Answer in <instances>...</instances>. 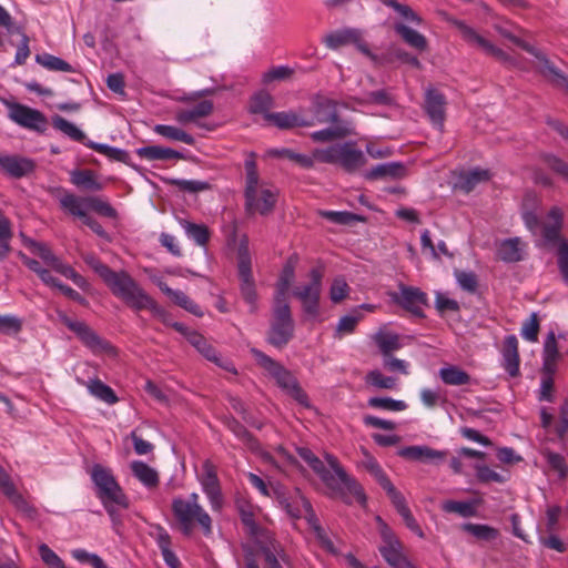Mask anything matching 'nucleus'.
<instances>
[{"mask_svg": "<svg viewBox=\"0 0 568 568\" xmlns=\"http://www.w3.org/2000/svg\"><path fill=\"white\" fill-rule=\"evenodd\" d=\"M112 294L134 311L149 310L155 315H165V311L125 271H111L103 281Z\"/></svg>", "mask_w": 568, "mask_h": 568, "instance_id": "f257e3e1", "label": "nucleus"}, {"mask_svg": "<svg viewBox=\"0 0 568 568\" xmlns=\"http://www.w3.org/2000/svg\"><path fill=\"white\" fill-rule=\"evenodd\" d=\"M245 168V207L247 213L270 214L275 206L277 194L260 185V176L255 154L251 152L244 162Z\"/></svg>", "mask_w": 568, "mask_h": 568, "instance_id": "f03ea898", "label": "nucleus"}, {"mask_svg": "<svg viewBox=\"0 0 568 568\" xmlns=\"http://www.w3.org/2000/svg\"><path fill=\"white\" fill-rule=\"evenodd\" d=\"M172 513L183 536L190 537L196 526L202 529L204 536L212 534V518L201 505H191L185 499L176 497L172 500Z\"/></svg>", "mask_w": 568, "mask_h": 568, "instance_id": "7ed1b4c3", "label": "nucleus"}, {"mask_svg": "<svg viewBox=\"0 0 568 568\" xmlns=\"http://www.w3.org/2000/svg\"><path fill=\"white\" fill-rule=\"evenodd\" d=\"M251 352L257 364L267 371L278 387L292 396L298 404L308 407L307 394L302 389L297 379L288 369L256 348H252Z\"/></svg>", "mask_w": 568, "mask_h": 568, "instance_id": "20e7f679", "label": "nucleus"}, {"mask_svg": "<svg viewBox=\"0 0 568 568\" xmlns=\"http://www.w3.org/2000/svg\"><path fill=\"white\" fill-rule=\"evenodd\" d=\"M549 222L542 225V237L547 243H557V265L564 283L568 286V241L561 237L564 212L559 206H552L548 213Z\"/></svg>", "mask_w": 568, "mask_h": 568, "instance_id": "39448f33", "label": "nucleus"}, {"mask_svg": "<svg viewBox=\"0 0 568 568\" xmlns=\"http://www.w3.org/2000/svg\"><path fill=\"white\" fill-rule=\"evenodd\" d=\"M325 459L338 486V489H332V493L348 505L358 503L365 506L367 497L362 485L345 471L335 456L327 454Z\"/></svg>", "mask_w": 568, "mask_h": 568, "instance_id": "423d86ee", "label": "nucleus"}, {"mask_svg": "<svg viewBox=\"0 0 568 568\" xmlns=\"http://www.w3.org/2000/svg\"><path fill=\"white\" fill-rule=\"evenodd\" d=\"M90 476L97 488V496L101 503L111 500L115 501L122 509L129 508V498L110 468L94 464L90 470Z\"/></svg>", "mask_w": 568, "mask_h": 568, "instance_id": "0eeeda50", "label": "nucleus"}, {"mask_svg": "<svg viewBox=\"0 0 568 568\" xmlns=\"http://www.w3.org/2000/svg\"><path fill=\"white\" fill-rule=\"evenodd\" d=\"M237 271L241 296L250 306V312L255 313L257 311V292L252 273V260L246 236L240 241L237 247Z\"/></svg>", "mask_w": 568, "mask_h": 568, "instance_id": "6e6552de", "label": "nucleus"}, {"mask_svg": "<svg viewBox=\"0 0 568 568\" xmlns=\"http://www.w3.org/2000/svg\"><path fill=\"white\" fill-rule=\"evenodd\" d=\"M294 321L290 305L280 296H275L273 320L268 332L267 341L277 348L284 347L293 337Z\"/></svg>", "mask_w": 568, "mask_h": 568, "instance_id": "1a4fd4ad", "label": "nucleus"}, {"mask_svg": "<svg viewBox=\"0 0 568 568\" xmlns=\"http://www.w3.org/2000/svg\"><path fill=\"white\" fill-rule=\"evenodd\" d=\"M310 282L293 290V295L301 302L303 311L311 317L320 313V298L322 293L323 267H313L310 271Z\"/></svg>", "mask_w": 568, "mask_h": 568, "instance_id": "9d476101", "label": "nucleus"}, {"mask_svg": "<svg viewBox=\"0 0 568 568\" xmlns=\"http://www.w3.org/2000/svg\"><path fill=\"white\" fill-rule=\"evenodd\" d=\"M8 109V118L19 126L37 133H44L49 122L39 110L19 102L4 101Z\"/></svg>", "mask_w": 568, "mask_h": 568, "instance_id": "9b49d317", "label": "nucleus"}, {"mask_svg": "<svg viewBox=\"0 0 568 568\" xmlns=\"http://www.w3.org/2000/svg\"><path fill=\"white\" fill-rule=\"evenodd\" d=\"M28 246L53 271L71 280L81 290L88 288V281L71 265L64 263L60 257H58L47 244L30 240Z\"/></svg>", "mask_w": 568, "mask_h": 568, "instance_id": "f8f14e48", "label": "nucleus"}, {"mask_svg": "<svg viewBox=\"0 0 568 568\" xmlns=\"http://www.w3.org/2000/svg\"><path fill=\"white\" fill-rule=\"evenodd\" d=\"M59 320L72 331L80 341L94 353H103L112 349L109 342L101 338L90 326L82 321L70 318L65 313L58 312Z\"/></svg>", "mask_w": 568, "mask_h": 568, "instance_id": "ddd939ff", "label": "nucleus"}, {"mask_svg": "<svg viewBox=\"0 0 568 568\" xmlns=\"http://www.w3.org/2000/svg\"><path fill=\"white\" fill-rule=\"evenodd\" d=\"M390 300L414 316L423 317V306L427 304V295L418 287L398 285V292H390Z\"/></svg>", "mask_w": 568, "mask_h": 568, "instance_id": "4468645a", "label": "nucleus"}, {"mask_svg": "<svg viewBox=\"0 0 568 568\" xmlns=\"http://www.w3.org/2000/svg\"><path fill=\"white\" fill-rule=\"evenodd\" d=\"M203 474L200 483L203 491L207 496L213 510H220L223 505V496L221 491L220 480L217 478L216 468L213 463L206 459L203 463Z\"/></svg>", "mask_w": 568, "mask_h": 568, "instance_id": "2eb2a0df", "label": "nucleus"}, {"mask_svg": "<svg viewBox=\"0 0 568 568\" xmlns=\"http://www.w3.org/2000/svg\"><path fill=\"white\" fill-rule=\"evenodd\" d=\"M384 545L379 547V552L392 568H416L402 554L400 542L393 536L387 528L382 530Z\"/></svg>", "mask_w": 568, "mask_h": 568, "instance_id": "dca6fc26", "label": "nucleus"}, {"mask_svg": "<svg viewBox=\"0 0 568 568\" xmlns=\"http://www.w3.org/2000/svg\"><path fill=\"white\" fill-rule=\"evenodd\" d=\"M265 561V568H290L291 562L282 545L271 536L257 544Z\"/></svg>", "mask_w": 568, "mask_h": 568, "instance_id": "f3484780", "label": "nucleus"}, {"mask_svg": "<svg viewBox=\"0 0 568 568\" xmlns=\"http://www.w3.org/2000/svg\"><path fill=\"white\" fill-rule=\"evenodd\" d=\"M315 121L320 124L344 123L338 115L339 102L322 94H316L312 100Z\"/></svg>", "mask_w": 568, "mask_h": 568, "instance_id": "a211bd4d", "label": "nucleus"}, {"mask_svg": "<svg viewBox=\"0 0 568 568\" xmlns=\"http://www.w3.org/2000/svg\"><path fill=\"white\" fill-rule=\"evenodd\" d=\"M424 109L433 124L442 130L445 121V95L437 89L428 88L425 92Z\"/></svg>", "mask_w": 568, "mask_h": 568, "instance_id": "6ab92c4d", "label": "nucleus"}, {"mask_svg": "<svg viewBox=\"0 0 568 568\" xmlns=\"http://www.w3.org/2000/svg\"><path fill=\"white\" fill-rule=\"evenodd\" d=\"M189 343L207 361L216 364L225 371L236 374V369L231 361H223L216 349L207 342V339L200 333L189 334Z\"/></svg>", "mask_w": 568, "mask_h": 568, "instance_id": "aec40b11", "label": "nucleus"}, {"mask_svg": "<svg viewBox=\"0 0 568 568\" xmlns=\"http://www.w3.org/2000/svg\"><path fill=\"white\" fill-rule=\"evenodd\" d=\"M453 23L459 29V31L463 34V38L466 41L477 44L484 51H486L488 54H491L499 60H503V61L508 60V55L501 49L495 47L493 43H490L484 37L478 34L473 28L467 26L464 21L454 20Z\"/></svg>", "mask_w": 568, "mask_h": 568, "instance_id": "412c9836", "label": "nucleus"}, {"mask_svg": "<svg viewBox=\"0 0 568 568\" xmlns=\"http://www.w3.org/2000/svg\"><path fill=\"white\" fill-rule=\"evenodd\" d=\"M366 158L359 149L355 148L353 142H345L339 144L338 162L337 164L348 173H353L364 166Z\"/></svg>", "mask_w": 568, "mask_h": 568, "instance_id": "4be33fe9", "label": "nucleus"}, {"mask_svg": "<svg viewBox=\"0 0 568 568\" xmlns=\"http://www.w3.org/2000/svg\"><path fill=\"white\" fill-rule=\"evenodd\" d=\"M150 536L155 540L158 547L161 550L164 562L170 568H180L181 562L176 555L171 549V536L164 527L161 525L151 526Z\"/></svg>", "mask_w": 568, "mask_h": 568, "instance_id": "5701e85b", "label": "nucleus"}, {"mask_svg": "<svg viewBox=\"0 0 568 568\" xmlns=\"http://www.w3.org/2000/svg\"><path fill=\"white\" fill-rule=\"evenodd\" d=\"M58 201L60 209L73 217L82 220L88 214L89 196H78L69 191H63Z\"/></svg>", "mask_w": 568, "mask_h": 568, "instance_id": "b1692460", "label": "nucleus"}, {"mask_svg": "<svg viewBox=\"0 0 568 568\" xmlns=\"http://www.w3.org/2000/svg\"><path fill=\"white\" fill-rule=\"evenodd\" d=\"M0 168L8 175L19 179L31 173L34 170V163L27 158L0 154Z\"/></svg>", "mask_w": 568, "mask_h": 568, "instance_id": "393cba45", "label": "nucleus"}, {"mask_svg": "<svg viewBox=\"0 0 568 568\" xmlns=\"http://www.w3.org/2000/svg\"><path fill=\"white\" fill-rule=\"evenodd\" d=\"M155 283L158 287L161 290V292L165 294L174 304L197 317L203 316L201 307L194 301H192L184 292L171 288L162 280H158L155 281Z\"/></svg>", "mask_w": 568, "mask_h": 568, "instance_id": "a878e982", "label": "nucleus"}, {"mask_svg": "<svg viewBox=\"0 0 568 568\" xmlns=\"http://www.w3.org/2000/svg\"><path fill=\"white\" fill-rule=\"evenodd\" d=\"M501 353L505 371L511 377H516L519 374L520 358L518 352V339L515 335H508L505 337Z\"/></svg>", "mask_w": 568, "mask_h": 568, "instance_id": "bb28decb", "label": "nucleus"}, {"mask_svg": "<svg viewBox=\"0 0 568 568\" xmlns=\"http://www.w3.org/2000/svg\"><path fill=\"white\" fill-rule=\"evenodd\" d=\"M229 427L237 438L243 440V443L248 447V449L256 454H260L263 460H265L266 463L276 465L273 456L270 453L262 450L258 440L245 428L244 425H242L237 420H232L229 424Z\"/></svg>", "mask_w": 568, "mask_h": 568, "instance_id": "cd10ccee", "label": "nucleus"}, {"mask_svg": "<svg viewBox=\"0 0 568 568\" xmlns=\"http://www.w3.org/2000/svg\"><path fill=\"white\" fill-rule=\"evenodd\" d=\"M525 243L519 237L504 240L497 250L499 260L506 263H515L524 260Z\"/></svg>", "mask_w": 568, "mask_h": 568, "instance_id": "c85d7f7f", "label": "nucleus"}, {"mask_svg": "<svg viewBox=\"0 0 568 568\" xmlns=\"http://www.w3.org/2000/svg\"><path fill=\"white\" fill-rule=\"evenodd\" d=\"M398 455L403 458L410 460H443L446 457V452L436 450L428 446H406L399 449Z\"/></svg>", "mask_w": 568, "mask_h": 568, "instance_id": "c756f323", "label": "nucleus"}, {"mask_svg": "<svg viewBox=\"0 0 568 568\" xmlns=\"http://www.w3.org/2000/svg\"><path fill=\"white\" fill-rule=\"evenodd\" d=\"M497 31L504 38L510 40L513 43H515L516 45L520 47L526 52L534 55L539 62L538 71L541 75L546 71V65H550L552 63L540 50L530 45L529 43L525 42L524 40L519 39L515 34H513L507 28L497 27Z\"/></svg>", "mask_w": 568, "mask_h": 568, "instance_id": "7c9ffc66", "label": "nucleus"}, {"mask_svg": "<svg viewBox=\"0 0 568 568\" xmlns=\"http://www.w3.org/2000/svg\"><path fill=\"white\" fill-rule=\"evenodd\" d=\"M213 112V103L210 100H203L191 109L180 110L175 114V119L181 124L196 122L201 118H205Z\"/></svg>", "mask_w": 568, "mask_h": 568, "instance_id": "2f4dec72", "label": "nucleus"}, {"mask_svg": "<svg viewBox=\"0 0 568 568\" xmlns=\"http://www.w3.org/2000/svg\"><path fill=\"white\" fill-rule=\"evenodd\" d=\"M394 30L403 39V41L413 49H416L420 52L427 50L428 42L424 34L400 22L394 24Z\"/></svg>", "mask_w": 568, "mask_h": 568, "instance_id": "473e14b6", "label": "nucleus"}, {"mask_svg": "<svg viewBox=\"0 0 568 568\" xmlns=\"http://www.w3.org/2000/svg\"><path fill=\"white\" fill-rule=\"evenodd\" d=\"M277 500L280 506L293 518H301L303 516V511L300 508L301 500L300 497H303L302 495L296 491V497L293 499L292 497L287 496V494L284 491V489L281 486L273 487L272 488V496Z\"/></svg>", "mask_w": 568, "mask_h": 568, "instance_id": "72a5a7b5", "label": "nucleus"}, {"mask_svg": "<svg viewBox=\"0 0 568 568\" xmlns=\"http://www.w3.org/2000/svg\"><path fill=\"white\" fill-rule=\"evenodd\" d=\"M277 500L280 506L293 518H301L303 516V511L300 508L301 500L300 497H303L302 495L296 491V497L293 499L292 497L287 496V494L284 491V489L281 486L273 487L272 488V496Z\"/></svg>", "mask_w": 568, "mask_h": 568, "instance_id": "f704fd0d", "label": "nucleus"}, {"mask_svg": "<svg viewBox=\"0 0 568 568\" xmlns=\"http://www.w3.org/2000/svg\"><path fill=\"white\" fill-rule=\"evenodd\" d=\"M277 500L280 506L293 518H301L303 516V511L300 508L301 500L300 497H303L302 495L296 491V497L293 499L292 497L287 496V494L284 491V489L281 486L273 487L272 488V496Z\"/></svg>", "mask_w": 568, "mask_h": 568, "instance_id": "c9c22d12", "label": "nucleus"}, {"mask_svg": "<svg viewBox=\"0 0 568 568\" xmlns=\"http://www.w3.org/2000/svg\"><path fill=\"white\" fill-rule=\"evenodd\" d=\"M133 476L146 488H155L159 485L158 471L142 460H133L130 464Z\"/></svg>", "mask_w": 568, "mask_h": 568, "instance_id": "e433bc0d", "label": "nucleus"}, {"mask_svg": "<svg viewBox=\"0 0 568 568\" xmlns=\"http://www.w3.org/2000/svg\"><path fill=\"white\" fill-rule=\"evenodd\" d=\"M240 517L242 524L247 529L248 535L255 539L256 544L261 542V539L271 538V536H273V534L270 530L262 528L257 525L254 518V513L251 507H241Z\"/></svg>", "mask_w": 568, "mask_h": 568, "instance_id": "4c0bfd02", "label": "nucleus"}, {"mask_svg": "<svg viewBox=\"0 0 568 568\" xmlns=\"http://www.w3.org/2000/svg\"><path fill=\"white\" fill-rule=\"evenodd\" d=\"M89 393L95 398L106 403L108 405H114L119 402V397L115 392L99 378H91L83 382Z\"/></svg>", "mask_w": 568, "mask_h": 568, "instance_id": "58836bf2", "label": "nucleus"}, {"mask_svg": "<svg viewBox=\"0 0 568 568\" xmlns=\"http://www.w3.org/2000/svg\"><path fill=\"white\" fill-rule=\"evenodd\" d=\"M136 154L145 160H178L182 158V154L173 149L164 148L160 145H148L136 150Z\"/></svg>", "mask_w": 568, "mask_h": 568, "instance_id": "ea45409f", "label": "nucleus"}, {"mask_svg": "<svg viewBox=\"0 0 568 568\" xmlns=\"http://www.w3.org/2000/svg\"><path fill=\"white\" fill-rule=\"evenodd\" d=\"M266 120L280 129H293L297 126H310L313 124L293 112H275L266 114Z\"/></svg>", "mask_w": 568, "mask_h": 568, "instance_id": "a19ab883", "label": "nucleus"}, {"mask_svg": "<svg viewBox=\"0 0 568 568\" xmlns=\"http://www.w3.org/2000/svg\"><path fill=\"white\" fill-rule=\"evenodd\" d=\"M438 375L443 383L449 386L468 385L471 381L470 375L456 365H446L442 367Z\"/></svg>", "mask_w": 568, "mask_h": 568, "instance_id": "79ce46f5", "label": "nucleus"}, {"mask_svg": "<svg viewBox=\"0 0 568 568\" xmlns=\"http://www.w3.org/2000/svg\"><path fill=\"white\" fill-rule=\"evenodd\" d=\"M405 175V166L399 162L382 163L374 166L366 173L368 180H377L383 178L399 179Z\"/></svg>", "mask_w": 568, "mask_h": 568, "instance_id": "37998d69", "label": "nucleus"}, {"mask_svg": "<svg viewBox=\"0 0 568 568\" xmlns=\"http://www.w3.org/2000/svg\"><path fill=\"white\" fill-rule=\"evenodd\" d=\"M179 224L184 230L189 239L193 240L199 246H205L210 240V231L204 224H196L184 219L179 220Z\"/></svg>", "mask_w": 568, "mask_h": 568, "instance_id": "c03bdc74", "label": "nucleus"}, {"mask_svg": "<svg viewBox=\"0 0 568 568\" xmlns=\"http://www.w3.org/2000/svg\"><path fill=\"white\" fill-rule=\"evenodd\" d=\"M374 341L384 357H387L392 352L402 348L399 335L396 333L379 331L375 334Z\"/></svg>", "mask_w": 568, "mask_h": 568, "instance_id": "a18cd8bd", "label": "nucleus"}, {"mask_svg": "<svg viewBox=\"0 0 568 568\" xmlns=\"http://www.w3.org/2000/svg\"><path fill=\"white\" fill-rule=\"evenodd\" d=\"M332 126L315 131L311 138L315 142H331L337 139L345 138L351 133V130L345 123L331 124Z\"/></svg>", "mask_w": 568, "mask_h": 568, "instance_id": "49530a36", "label": "nucleus"}, {"mask_svg": "<svg viewBox=\"0 0 568 568\" xmlns=\"http://www.w3.org/2000/svg\"><path fill=\"white\" fill-rule=\"evenodd\" d=\"M0 490L18 507L27 509V501L17 491L9 474L0 466Z\"/></svg>", "mask_w": 568, "mask_h": 568, "instance_id": "de8ad7c7", "label": "nucleus"}, {"mask_svg": "<svg viewBox=\"0 0 568 568\" xmlns=\"http://www.w3.org/2000/svg\"><path fill=\"white\" fill-rule=\"evenodd\" d=\"M153 131L171 141H180L187 145H193L195 143V140L191 134L173 125L156 124L153 128Z\"/></svg>", "mask_w": 568, "mask_h": 568, "instance_id": "09e8293b", "label": "nucleus"}, {"mask_svg": "<svg viewBox=\"0 0 568 568\" xmlns=\"http://www.w3.org/2000/svg\"><path fill=\"white\" fill-rule=\"evenodd\" d=\"M273 103V97L267 91L260 90L252 95L248 110L253 114H263L266 119V114H271L270 110L272 109Z\"/></svg>", "mask_w": 568, "mask_h": 568, "instance_id": "8fccbe9b", "label": "nucleus"}, {"mask_svg": "<svg viewBox=\"0 0 568 568\" xmlns=\"http://www.w3.org/2000/svg\"><path fill=\"white\" fill-rule=\"evenodd\" d=\"M357 39V30L356 29H344L337 30L324 38V43L327 48L332 50H336L343 45L351 44L354 40Z\"/></svg>", "mask_w": 568, "mask_h": 568, "instance_id": "3c124183", "label": "nucleus"}, {"mask_svg": "<svg viewBox=\"0 0 568 568\" xmlns=\"http://www.w3.org/2000/svg\"><path fill=\"white\" fill-rule=\"evenodd\" d=\"M52 125L55 130L62 132L71 140L81 142L84 145L88 143V141H85V134L75 124L68 121L67 119L60 115H54L52 118Z\"/></svg>", "mask_w": 568, "mask_h": 568, "instance_id": "603ef678", "label": "nucleus"}, {"mask_svg": "<svg viewBox=\"0 0 568 568\" xmlns=\"http://www.w3.org/2000/svg\"><path fill=\"white\" fill-rule=\"evenodd\" d=\"M268 154L274 158H285L303 169H312L314 166V159L310 155L297 153L291 149H272Z\"/></svg>", "mask_w": 568, "mask_h": 568, "instance_id": "864d4df0", "label": "nucleus"}, {"mask_svg": "<svg viewBox=\"0 0 568 568\" xmlns=\"http://www.w3.org/2000/svg\"><path fill=\"white\" fill-rule=\"evenodd\" d=\"M71 182L78 187L90 191H100L101 183L95 180V176L90 170H75L71 173Z\"/></svg>", "mask_w": 568, "mask_h": 568, "instance_id": "5fc2aeb1", "label": "nucleus"}, {"mask_svg": "<svg viewBox=\"0 0 568 568\" xmlns=\"http://www.w3.org/2000/svg\"><path fill=\"white\" fill-rule=\"evenodd\" d=\"M490 179V172L484 169H473L460 176V187L470 192L475 186L481 182H486Z\"/></svg>", "mask_w": 568, "mask_h": 568, "instance_id": "6e6d98bb", "label": "nucleus"}, {"mask_svg": "<svg viewBox=\"0 0 568 568\" xmlns=\"http://www.w3.org/2000/svg\"><path fill=\"white\" fill-rule=\"evenodd\" d=\"M85 146H88L89 149H91V150L106 156L108 159L113 160V161L125 163L129 159V154L125 150H122V149H119L115 146H111L108 144L88 141V143H85Z\"/></svg>", "mask_w": 568, "mask_h": 568, "instance_id": "4d7b16f0", "label": "nucleus"}, {"mask_svg": "<svg viewBox=\"0 0 568 568\" xmlns=\"http://www.w3.org/2000/svg\"><path fill=\"white\" fill-rule=\"evenodd\" d=\"M320 215L323 219L339 225H349L354 222L364 221L363 216L348 211H320Z\"/></svg>", "mask_w": 568, "mask_h": 568, "instance_id": "13d9d810", "label": "nucleus"}, {"mask_svg": "<svg viewBox=\"0 0 568 568\" xmlns=\"http://www.w3.org/2000/svg\"><path fill=\"white\" fill-rule=\"evenodd\" d=\"M295 263L296 257H290L288 261L283 266L280 281L277 284V294L276 296H280V298H283L285 301V293L288 290V286L291 285L292 281L295 276Z\"/></svg>", "mask_w": 568, "mask_h": 568, "instance_id": "bf43d9fd", "label": "nucleus"}, {"mask_svg": "<svg viewBox=\"0 0 568 568\" xmlns=\"http://www.w3.org/2000/svg\"><path fill=\"white\" fill-rule=\"evenodd\" d=\"M36 61L48 70L73 72V68L71 64H69L63 59L49 53L38 54L36 57Z\"/></svg>", "mask_w": 568, "mask_h": 568, "instance_id": "052dcab7", "label": "nucleus"}, {"mask_svg": "<svg viewBox=\"0 0 568 568\" xmlns=\"http://www.w3.org/2000/svg\"><path fill=\"white\" fill-rule=\"evenodd\" d=\"M445 513H455L462 517H473L476 515V506L473 501L446 500L442 504Z\"/></svg>", "mask_w": 568, "mask_h": 568, "instance_id": "680f3d73", "label": "nucleus"}, {"mask_svg": "<svg viewBox=\"0 0 568 568\" xmlns=\"http://www.w3.org/2000/svg\"><path fill=\"white\" fill-rule=\"evenodd\" d=\"M381 2L396 11L405 21L417 26L423 23V19L409 6L399 3L397 0H381Z\"/></svg>", "mask_w": 568, "mask_h": 568, "instance_id": "e2e57ef3", "label": "nucleus"}, {"mask_svg": "<svg viewBox=\"0 0 568 568\" xmlns=\"http://www.w3.org/2000/svg\"><path fill=\"white\" fill-rule=\"evenodd\" d=\"M367 404L372 408L387 412H402L407 408V404L404 400H398L390 397H371Z\"/></svg>", "mask_w": 568, "mask_h": 568, "instance_id": "0e129e2a", "label": "nucleus"}, {"mask_svg": "<svg viewBox=\"0 0 568 568\" xmlns=\"http://www.w3.org/2000/svg\"><path fill=\"white\" fill-rule=\"evenodd\" d=\"M463 529L480 540H494L498 537L499 532L496 528L483 524H464Z\"/></svg>", "mask_w": 568, "mask_h": 568, "instance_id": "69168bd1", "label": "nucleus"}, {"mask_svg": "<svg viewBox=\"0 0 568 568\" xmlns=\"http://www.w3.org/2000/svg\"><path fill=\"white\" fill-rule=\"evenodd\" d=\"M366 383L381 389H394L397 386V379L395 377L385 376L377 369L368 372Z\"/></svg>", "mask_w": 568, "mask_h": 568, "instance_id": "338daca9", "label": "nucleus"}, {"mask_svg": "<svg viewBox=\"0 0 568 568\" xmlns=\"http://www.w3.org/2000/svg\"><path fill=\"white\" fill-rule=\"evenodd\" d=\"M540 159L547 165V168L568 181V163L551 153H544L541 154Z\"/></svg>", "mask_w": 568, "mask_h": 568, "instance_id": "774afa93", "label": "nucleus"}]
</instances>
